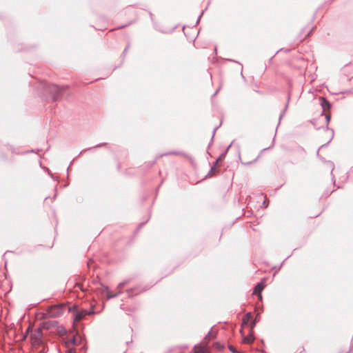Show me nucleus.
<instances>
[{
	"label": "nucleus",
	"mask_w": 353,
	"mask_h": 353,
	"mask_svg": "<svg viewBox=\"0 0 353 353\" xmlns=\"http://www.w3.org/2000/svg\"><path fill=\"white\" fill-rule=\"evenodd\" d=\"M68 307L64 304H57L48 307L43 314V319L57 318L63 314Z\"/></svg>",
	"instance_id": "f257e3e1"
},
{
	"label": "nucleus",
	"mask_w": 353,
	"mask_h": 353,
	"mask_svg": "<svg viewBox=\"0 0 353 353\" xmlns=\"http://www.w3.org/2000/svg\"><path fill=\"white\" fill-rule=\"evenodd\" d=\"M64 90H65L64 87L61 88V87H59L58 85H54V84L48 85L46 88V91L50 94L53 101H56L59 100L61 98V95L63 94Z\"/></svg>",
	"instance_id": "f03ea898"
},
{
	"label": "nucleus",
	"mask_w": 353,
	"mask_h": 353,
	"mask_svg": "<svg viewBox=\"0 0 353 353\" xmlns=\"http://www.w3.org/2000/svg\"><path fill=\"white\" fill-rule=\"evenodd\" d=\"M64 343L67 348L65 353H76V350L73 346L79 345L80 342L76 336H73L71 339L65 341Z\"/></svg>",
	"instance_id": "7ed1b4c3"
},
{
	"label": "nucleus",
	"mask_w": 353,
	"mask_h": 353,
	"mask_svg": "<svg viewBox=\"0 0 353 353\" xmlns=\"http://www.w3.org/2000/svg\"><path fill=\"white\" fill-rule=\"evenodd\" d=\"M94 312L92 310H81L76 312L74 315V321H79L87 315L93 314Z\"/></svg>",
	"instance_id": "20e7f679"
},
{
	"label": "nucleus",
	"mask_w": 353,
	"mask_h": 353,
	"mask_svg": "<svg viewBox=\"0 0 353 353\" xmlns=\"http://www.w3.org/2000/svg\"><path fill=\"white\" fill-rule=\"evenodd\" d=\"M265 285L263 282L258 283L254 288L253 294H257L260 299H262L261 291L264 289Z\"/></svg>",
	"instance_id": "39448f33"
},
{
	"label": "nucleus",
	"mask_w": 353,
	"mask_h": 353,
	"mask_svg": "<svg viewBox=\"0 0 353 353\" xmlns=\"http://www.w3.org/2000/svg\"><path fill=\"white\" fill-rule=\"evenodd\" d=\"M42 336V330L40 328L37 329L35 332L32 334V339L34 340V343H39L41 341Z\"/></svg>",
	"instance_id": "423d86ee"
},
{
	"label": "nucleus",
	"mask_w": 353,
	"mask_h": 353,
	"mask_svg": "<svg viewBox=\"0 0 353 353\" xmlns=\"http://www.w3.org/2000/svg\"><path fill=\"white\" fill-rule=\"evenodd\" d=\"M321 105L323 109V112H325L327 110H330L331 107L330 103L324 97H321Z\"/></svg>",
	"instance_id": "0eeeda50"
},
{
	"label": "nucleus",
	"mask_w": 353,
	"mask_h": 353,
	"mask_svg": "<svg viewBox=\"0 0 353 353\" xmlns=\"http://www.w3.org/2000/svg\"><path fill=\"white\" fill-rule=\"evenodd\" d=\"M105 292L106 293V296H107V299H110L117 297L119 294H121V292H118L117 293H115V294H112L110 292V290H109L108 287L105 288Z\"/></svg>",
	"instance_id": "6e6552de"
},
{
	"label": "nucleus",
	"mask_w": 353,
	"mask_h": 353,
	"mask_svg": "<svg viewBox=\"0 0 353 353\" xmlns=\"http://www.w3.org/2000/svg\"><path fill=\"white\" fill-rule=\"evenodd\" d=\"M252 318L250 312L247 313L243 318L242 325H246Z\"/></svg>",
	"instance_id": "1a4fd4ad"
},
{
	"label": "nucleus",
	"mask_w": 353,
	"mask_h": 353,
	"mask_svg": "<svg viewBox=\"0 0 353 353\" xmlns=\"http://www.w3.org/2000/svg\"><path fill=\"white\" fill-rule=\"evenodd\" d=\"M194 350L195 353H204L203 347L201 345H195Z\"/></svg>",
	"instance_id": "9d476101"
},
{
	"label": "nucleus",
	"mask_w": 353,
	"mask_h": 353,
	"mask_svg": "<svg viewBox=\"0 0 353 353\" xmlns=\"http://www.w3.org/2000/svg\"><path fill=\"white\" fill-rule=\"evenodd\" d=\"M129 283V280H126L125 281H123V282H121L120 283H119L118 286H117V289L119 290V292H121V289L122 288L126 285L127 283Z\"/></svg>",
	"instance_id": "9b49d317"
},
{
	"label": "nucleus",
	"mask_w": 353,
	"mask_h": 353,
	"mask_svg": "<svg viewBox=\"0 0 353 353\" xmlns=\"http://www.w3.org/2000/svg\"><path fill=\"white\" fill-rule=\"evenodd\" d=\"M228 349L232 353H241V352L236 350L235 347L232 345H229Z\"/></svg>",
	"instance_id": "f8f14e48"
},
{
	"label": "nucleus",
	"mask_w": 353,
	"mask_h": 353,
	"mask_svg": "<svg viewBox=\"0 0 353 353\" xmlns=\"http://www.w3.org/2000/svg\"><path fill=\"white\" fill-rule=\"evenodd\" d=\"M253 340H254V339L252 336H250V338H248V337L245 338L243 339V341L245 343H252L253 341Z\"/></svg>",
	"instance_id": "ddd939ff"
},
{
	"label": "nucleus",
	"mask_w": 353,
	"mask_h": 353,
	"mask_svg": "<svg viewBox=\"0 0 353 353\" xmlns=\"http://www.w3.org/2000/svg\"><path fill=\"white\" fill-rule=\"evenodd\" d=\"M330 118H331V116H330V114H325V119H326V126L327 127L328 125V123L330 121Z\"/></svg>",
	"instance_id": "4468645a"
},
{
	"label": "nucleus",
	"mask_w": 353,
	"mask_h": 353,
	"mask_svg": "<svg viewBox=\"0 0 353 353\" xmlns=\"http://www.w3.org/2000/svg\"><path fill=\"white\" fill-rule=\"evenodd\" d=\"M288 103H287V104L285 105L283 112L280 115V117H279V119H280V120H281V118L283 117L285 112V111L287 110V109H288Z\"/></svg>",
	"instance_id": "2eb2a0df"
},
{
	"label": "nucleus",
	"mask_w": 353,
	"mask_h": 353,
	"mask_svg": "<svg viewBox=\"0 0 353 353\" xmlns=\"http://www.w3.org/2000/svg\"><path fill=\"white\" fill-rule=\"evenodd\" d=\"M128 48H129V46H127L125 48V49H124V50H123V54H125L127 53V52H128Z\"/></svg>",
	"instance_id": "dca6fc26"
},
{
	"label": "nucleus",
	"mask_w": 353,
	"mask_h": 353,
	"mask_svg": "<svg viewBox=\"0 0 353 353\" xmlns=\"http://www.w3.org/2000/svg\"><path fill=\"white\" fill-rule=\"evenodd\" d=\"M218 127H216L214 130H213V134H212V140L214 138V133L216 132V130H217Z\"/></svg>",
	"instance_id": "f3484780"
},
{
	"label": "nucleus",
	"mask_w": 353,
	"mask_h": 353,
	"mask_svg": "<svg viewBox=\"0 0 353 353\" xmlns=\"http://www.w3.org/2000/svg\"><path fill=\"white\" fill-rule=\"evenodd\" d=\"M132 289H130V290H127V292H128V296H131V292H132Z\"/></svg>",
	"instance_id": "a211bd4d"
},
{
	"label": "nucleus",
	"mask_w": 353,
	"mask_h": 353,
	"mask_svg": "<svg viewBox=\"0 0 353 353\" xmlns=\"http://www.w3.org/2000/svg\"><path fill=\"white\" fill-rule=\"evenodd\" d=\"M331 140H332V138L328 141V142H327L326 144H325V145H322L321 146V148L324 147L325 145H327L330 143V141Z\"/></svg>",
	"instance_id": "6ab92c4d"
},
{
	"label": "nucleus",
	"mask_w": 353,
	"mask_h": 353,
	"mask_svg": "<svg viewBox=\"0 0 353 353\" xmlns=\"http://www.w3.org/2000/svg\"><path fill=\"white\" fill-rule=\"evenodd\" d=\"M256 324V320H254L252 323V327H253Z\"/></svg>",
	"instance_id": "aec40b11"
},
{
	"label": "nucleus",
	"mask_w": 353,
	"mask_h": 353,
	"mask_svg": "<svg viewBox=\"0 0 353 353\" xmlns=\"http://www.w3.org/2000/svg\"><path fill=\"white\" fill-rule=\"evenodd\" d=\"M218 161H219V159L216 160V162H215V163H214V166H215V165H216V164L217 163Z\"/></svg>",
	"instance_id": "412c9836"
},
{
	"label": "nucleus",
	"mask_w": 353,
	"mask_h": 353,
	"mask_svg": "<svg viewBox=\"0 0 353 353\" xmlns=\"http://www.w3.org/2000/svg\"><path fill=\"white\" fill-rule=\"evenodd\" d=\"M125 26H121V27H120V28H124V27H125Z\"/></svg>",
	"instance_id": "4be33fe9"
},
{
	"label": "nucleus",
	"mask_w": 353,
	"mask_h": 353,
	"mask_svg": "<svg viewBox=\"0 0 353 353\" xmlns=\"http://www.w3.org/2000/svg\"><path fill=\"white\" fill-rule=\"evenodd\" d=\"M218 92H219V90H217L216 91V92H215L214 95H215V94H216L218 93Z\"/></svg>",
	"instance_id": "5701e85b"
},
{
	"label": "nucleus",
	"mask_w": 353,
	"mask_h": 353,
	"mask_svg": "<svg viewBox=\"0 0 353 353\" xmlns=\"http://www.w3.org/2000/svg\"><path fill=\"white\" fill-rule=\"evenodd\" d=\"M172 154H176L178 153L177 152H172Z\"/></svg>",
	"instance_id": "b1692460"
}]
</instances>
